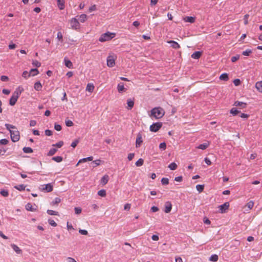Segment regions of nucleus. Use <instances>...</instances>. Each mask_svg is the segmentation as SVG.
Masks as SVG:
<instances>
[{"instance_id": "obj_1", "label": "nucleus", "mask_w": 262, "mask_h": 262, "mask_svg": "<svg viewBox=\"0 0 262 262\" xmlns=\"http://www.w3.org/2000/svg\"><path fill=\"white\" fill-rule=\"evenodd\" d=\"M6 128L10 131L11 140L13 142L18 141L20 138L19 132L17 128L11 124H5Z\"/></svg>"}, {"instance_id": "obj_2", "label": "nucleus", "mask_w": 262, "mask_h": 262, "mask_svg": "<svg viewBox=\"0 0 262 262\" xmlns=\"http://www.w3.org/2000/svg\"><path fill=\"white\" fill-rule=\"evenodd\" d=\"M165 111L163 108L161 107H156L151 110L149 116L150 117H153L156 119H160L163 117Z\"/></svg>"}, {"instance_id": "obj_3", "label": "nucleus", "mask_w": 262, "mask_h": 262, "mask_svg": "<svg viewBox=\"0 0 262 262\" xmlns=\"http://www.w3.org/2000/svg\"><path fill=\"white\" fill-rule=\"evenodd\" d=\"M116 34L115 33H111L110 32H107L105 33L102 34L99 39V41L103 42L107 41H109L111 40L112 38L115 37Z\"/></svg>"}, {"instance_id": "obj_4", "label": "nucleus", "mask_w": 262, "mask_h": 262, "mask_svg": "<svg viewBox=\"0 0 262 262\" xmlns=\"http://www.w3.org/2000/svg\"><path fill=\"white\" fill-rule=\"evenodd\" d=\"M21 91H22L18 90H16L14 91L9 101V104L10 105L13 106L15 104L18 98L21 93Z\"/></svg>"}, {"instance_id": "obj_5", "label": "nucleus", "mask_w": 262, "mask_h": 262, "mask_svg": "<svg viewBox=\"0 0 262 262\" xmlns=\"http://www.w3.org/2000/svg\"><path fill=\"white\" fill-rule=\"evenodd\" d=\"M117 56L114 54H110L107 58V65L109 67H113L115 65Z\"/></svg>"}, {"instance_id": "obj_6", "label": "nucleus", "mask_w": 262, "mask_h": 262, "mask_svg": "<svg viewBox=\"0 0 262 262\" xmlns=\"http://www.w3.org/2000/svg\"><path fill=\"white\" fill-rule=\"evenodd\" d=\"M39 189L42 191L50 192L53 189V185L51 183L41 185L39 187Z\"/></svg>"}, {"instance_id": "obj_7", "label": "nucleus", "mask_w": 262, "mask_h": 262, "mask_svg": "<svg viewBox=\"0 0 262 262\" xmlns=\"http://www.w3.org/2000/svg\"><path fill=\"white\" fill-rule=\"evenodd\" d=\"M162 123L161 122L154 123L150 126V130L153 132H156L161 128Z\"/></svg>"}, {"instance_id": "obj_8", "label": "nucleus", "mask_w": 262, "mask_h": 262, "mask_svg": "<svg viewBox=\"0 0 262 262\" xmlns=\"http://www.w3.org/2000/svg\"><path fill=\"white\" fill-rule=\"evenodd\" d=\"M69 21L72 29L74 30H77L79 29L80 25L76 18H72Z\"/></svg>"}, {"instance_id": "obj_9", "label": "nucleus", "mask_w": 262, "mask_h": 262, "mask_svg": "<svg viewBox=\"0 0 262 262\" xmlns=\"http://www.w3.org/2000/svg\"><path fill=\"white\" fill-rule=\"evenodd\" d=\"M229 207V203L225 202L222 205L219 206L220 212L221 213H224L227 212Z\"/></svg>"}, {"instance_id": "obj_10", "label": "nucleus", "mask_w": 262, "mask_h": 262, "mask_svg": "<svg viewBox=\"0 0 262 262\" xmlns=\"http://www.w3.org/2000/svg\"><path fill=\"white\" fill-rule=\"evenodd\" d=\"M143 143L142 136L141 134L138 133L136 140V147L137 148L141 146Z\"/></svg>"}, {"instance_id": "obj_11", "label": "nucleus", "mask_w": 262, "mask_h": 262, "mask_svg": "<svg viewBox=\"0 0 262 262\" xmlns=\"http://www.w3.org/2000/svg\"><path fill=\"white\" fill-rule=\"evenodd\" d=\"M172 209V205L171 203L167 201L165 204V210L164 212L166 213L170 212Z\"/></svg>"}, {"instance_id": "obj_12", "label": "nucleus", "mask_w": 262, "mask_h": 262, "mask_svg": "<svg viewBox=\"0 0 262 262\" xmlns=\"http://www.w3.org/2000/svg\"><path fill=\"white\" fill-rule=\"evenodd\" d=\"M127 106L126 108L127 110H131L134 105V99H128L127 100Z\"/></svg>"}, {"instance_id": "obj_13", "label": "nucleus", "mask_w": 262, "mask_h": 262, "mask_svg": "<svg viewBox=\"0 0 262 262\" xmlns=\"http://www.w3.org/2000/svg\"><path fill=\"white\" fill-rule=\"evenodd\" d=\"M167 43L171 44V47L175 49L180 48V45L176 41L173 40L167 41Z\"/></svg>"}, {"instance_id": "obj_14", "label": "nucleus", "mask_w": 262, "mask_h": 262, "mask_svg": "<svg viewBox=\"0 0 262 262\" xmlns=\"http://www.w3.org/2000/svg\"><path fill=\"white\" fill-rule=\"evenodd\" d=\"M95 89L94 85L92 83H89L86 87V91H88L90 93H92Z\"/></svg>"}, {"instance_id": "obj_15", "label": "nucleus", "mask_w": 262, "mask_h": 262, "mask_svg": "<svg viewBox=\"0 0 262 262\" xmlns=\"http://www.w3.org/2000/svg\"><path fill=\"white\" fill-rule=\"evenodd\" d=\"M25 208L27 210L30 211H36L37 210L36 208L33 207L32 205L30 203H28L26 205Z\"/></svg>"}, {"instance_id": "obj_16", "label": "nucleus", "mask_w": 262, "mask_h": 262, "mask_svg": "<svg viewBox=\"0 0 262 262\" xmlns=\"http://www.w3.org/2000/svg\"><path fill=\"white\" fill-rule=\"evenodd\" d=\"M234 105L235 106H239L242 108H244L246 107L247 104L245 102L236 101L234 102Z\"/></svg>"}, {"instance_id": "obj_17", "label": "nucleus", "mask_w": 262, "mask_h": 262, "mask_svg": "<svg viewBox=\"0 0 262 262\" xmlns=\"http://www.w3.org/2000/svg\"><path fill=\"white\" fill-rule=\"evenodd\" d=\"M183 20L185 22H188L190 23H193L195 21V18L192 16H186L183 18Z\"/></svg>"}, {"instance_id": "obj_18", "label": "nucleus", "mask_w": 262, "mask_h": 262, "mask_svg": "<svg viewBox=\"0 0 262 262\" xmlns=\"http://www.w3.org/2000/svg\"><path fill=\"white\" fill-rule=\"evenodd\" d=\"M93 157L92 156L80 159L79 160L78 162L77 163L76 166H78L79 165V164L80 163L85 162L86 161H91L93 160Z\"/></svg>"}, {"instance_id": "obj_19", "label": "nucleus", "mask_w": 262, "mask_h": 262, "mask_svg": "<svg viewBox=\"0 0 262 262\" xmlns=\"http://www.w3.org/2000/svg\"><path fill=\"white\" fill-rule=\"evenodd\" d=\"M57 5L60 10L64 9V0H57Z\"/></svg>"}, {"instance_id": "obj_20", "label": "nucleus", "mask_w": 262, "mask_h": 262, "mask_svg": "<svg viewBox=\"0 0 262 262\" xmlns=\"http://www.w3.org/2000/svg\"><path fill=\"white\" fill-rule=\"evenodd\" d=\"M210 145L209 142H207L203 144H200L199 146L197 147V148L201 149L202 150H204L206 149Z\"/></svg>"}, {"instance_id": "obj_21", "label": "nucleus", "mask_w": 262, "mask_h": 262, "mask_svg": "<svg viewBox=\"0 0 262 262\" xmlns=\"http://www.w3.org/2000/svg\"><path fill=\"white\" fill-rule=\"evenodd\" d=\"M117 90L119 93H122L126 91V89L124 88V84L122 83H120L118 84Z\"/></svg>"}, {"instance_id": "obj_22", "label": "nucleus", "mask_w": 262, "mask_h": 262, "mask_svg": "<svg viewBox=\"0 0 262 262\" xmlns=\"http://www.w3.org/2000/svg\"><path fill=\"white\" fill-rule=\"evenodd\" d=\"M42 86L39 81L35 83L34 88L36 91H39L42 89Z\"/></svg>"}, {"instance_id": "obj_23", "label": "nucleus", "mask_w": 262, "mask_h": 262, "mask_svg": "<svg viewBox=\"0 0 262 262\" xmlns=\"http://www.w3.org/2000/svg\"><path fill=\"white\" fill-rule=\"evenodd\" d=\"M11 246L14 251H15L17 254L21 253L22 250L17 245L15 244H11Z\"/></svg>"}, {"instance_id": "obj_24", "label": "nucleus", "mask_w": 262, "mask_h": 262, "mask_svg": "<svg viewBox=\"0 0 262 262\" xmlns=\"http://www.w3.org/2000/svg\"><path fill=\"white\" fill-rule=\"evenodd\" d=\"M108 180V176L107 175H104L101 179V183L103 185H104L107 183Z\"/></svg>"}, {"instance_id": "obj_25", "label": "nucleus", "mask_w": 262, "mask_h": 262, "mask_svg": "<svg viewBox=\"0 0 262 262\" xmlns=\"http://www.w3.org/2000/svg\"><path fill=\"white\" fill-rule=\"evenodd\" d=\"M202 55V53L199 51H196L191 55V57L193 59H199Z\"/></svg>"}, {"instance_id": "obj_26", "label": "nucleus", "mask_w": 262, "mask_h": 262, "mask_svg": "<svg viewBox=\"0 0 262 262\" xmlns=\"http://www.w3.org/2000/svg\"><path fill=\"white\" fill-rule=\"evenodd\" d=\"M255 88L258 91L262 93V81L257 82L255 84Z\"/></svg>"}, {"instance_id": "obj_27", "label": "nucleus", "mask_w": 262, "mask_h": 262, "mask_svg": "<svg viewBox=\"0 0 262 262\" xmlns=\"http://www.w3.org/2000/svg\"><path fill=\"white\" fill-rule=\"evenodd\" d=\"M64 63H65V66L67 67H68L70 69L73 68V63L70 60H69L67 58H64Z\"/></svg>"}, {"instance_id": "obj_28", "label": "nucleus", "mask_w": 262, "mask_h": 262, "mask_svg": "<svg viewBox=\"0 0 262 262\" xmlns=\"http://www.w3.org/2000/svg\"><path fill=\"white\" fill-rule=\"evenodd\" d=\"M220 79L224 81H228L229 80L228 75L227 73H223L220 76Z\"/></svg>"}, {"instance_id": "obj_29", "label": "nucleus", "mask_w": 262, "mask_h": 262, "mask_svg": "<svg viewBox=\"0 0 262 262\" xmlns=\"http://www.w3.org/2000/svg\"><path fill=\"white\" fill-rule=\"evenodd\" d=\"M87 19V15L84 14H81L79 16V20L81 23H84Z\"/></svg>"}, {"instance_id": "obj_30", "label": "nucleus", "mask_w": 262, "mask_h": 262, "mask_svg": "<svg viewBox=\"0 0 262 262\" xmlns=\"http://www.w3.org/2000/svg\"><path fill=\"white\" fill-rule=\"evenodd\" d=\"M30 75L32 76H34L39 73V72L37 69H32L30 71Z\"/></svg>"}, {"instance_id": "obj_31", "label": "nucleus", "mask_w": 262, "mask_h": 262, "mask_svg": "<svg viewBox=\"0 0 262 262\" xmlns=\"http://www.w3.org/2000/svg\"><path fill=\"white\" fill-rule=\"evenodd\" d=\"M254 204V202L252 201H250V202H249L248 203H247L246 204V205H245V207H247L249 210L253 207Z\"/></svg>"}, {"instance_id": "obj_32", "label": "nucleus", "mask_w": 262, "mask_h": 262, "mask_svg": "<svg viewBox=\"0 0 262 262\" xmlns=\"http://www.w3.org/2000/svg\"><path fill=\"white\" fill-rule=\"evenodd\" d=\"M177 167V164L174 162H172L168 165V167L172 170H176Z\"/></svg>"}, {"instance_id": "obj_33", "label": "nucleus", "mask_w": 262, "mask_h": 262, "mask_svg": "<svg viewBox=\"0 0 262 262\" xmlns=\"http://www.w3.org/2000/svg\"><path fill=\"white\" fill-rule=\"evenodd\" d=\"M61 202V199L59 198H55L54 200L52 201L51 203V205L52 206H54L55 205H57Z\"/></svg>"}, {"instance_id": "obj_34", "label": "nucleus", "mask_w": 262, "mask_h": 262, "mask_svg": "<svg viewBox=\"0 0 262 262\" xmlns=\"http://www.w3.org/2000/svg\"><path fill=\"white\" fill-rule=\"evenodd\" d=\"M14 188L19 191H21V190H24L25 189L26 186H25L24 185L21 184V185H18L17 186H14Z\"/></svg>"}, {"instance_id": "obj_35", "label": "nucleus", "mask_w": 262, "mask_h": 262, "mask_svg": "<svg viewBox=\"0 0 262 262\" xmlns=\"http://www.w3.org/2000/svg\"><path fill=\"white\" fill-rule=\"evenodd\" d=\"M219 259L218 256L216 254H214L211 256L209 258V260L212 261H217Z\"/></svg>"}, {"instance_id": "obj_36", "label": "nucleus", "mask_w": 262, "mask_h": 262, "mask_svg": "<svg viewBox=\"0 0 262 262\" xmlns=\"http://www.w3.org/2000/svg\"><path fill=\"white\" fill-rule=\"evenodd\" d=\"M196 189L199 192H202L204 189V185H197L196 186Z\"/></svg>"}, {"instance_id": "obj_37", "label": "nucleus", "mask_w": 262, "mask_h": 262, "mask_svg": "<svg viewBox=\"0 0 262 262\" xmlns=\"http://www.w3.org/2000/svg\"><path fill=\"white\" fill-rule=\"evenodd\" d=\"M23 151L25 153H32L33 152V150L31 147H25L23 148Z\"/></svg>"}, {"instance_id": "obj_38", "label": "nucleus", "mask_w": 262, "mask_h": 262, "mask_svg": "<svg viewBox=\"0 0 262 262\" xmlns=\"http://www.w3.org/2000/svg\"><path fill=\"white\" fill-rule=\"evenodd\" d=\"M144 163V160L143 159L140 158L136 162V165L138 167L142 166Z\"/></svg>"}, {"instance_id": "obj_39", "label": "nucleus", "mask_w": 262, "mask_h": 262, "mask_svg": "<svg viewBox=\"0 0 262 262\" xmlns=\"http://www.w3.org/2000/svg\"><path fill=\"white\" fill-rule=\"evenodd\" d=\"M57 150L55 148H51L48 153L47 155L48 156H52L56 152Z\"/></svg>"}, {"instance_id": "obj_40", "label": "nucleus", "mask_w": 262, "mask_h": 262, "mask_svg": "<svg viewBox=\"0 0 262 262\" xmlns=\"http://www.w3.org/2000/svg\"><path fill=\"white\" fill-rule=\"evenodd\" d=\"M98 194L99 196L104 197L106 196V191L104 189H101L98 192Z\"/></svg>"}, {"instance_id": "obj_41", "label": "nucleus", "mask_w": 262, "mask_h": 262, "mask_svg": "<svg viewBox=\"0 0 262 262\" xmlns=\"http://www.w3.org/2000/svg\"><path fill=\"white\" fill-rule=\"evenodd\" d=\"M47 212L49 215H58V213L57 212L52 210L49 209L47 210Z\"/></svg>"}, {"instance_id": "obj_42", "label": "nucleus", "mask_w": 262, "mask_h": 262, "mask_svg": "<svg viewBox=\"0 0 262 262\" xmlns=\"http://www.w3.org/2000/svg\"><path fill=\"white\" fill-rule=\"evenodd\" d=\"M239 113V111H238L236 108H234V107L232 108L230 110V113L234 116L236 115Z\"/></svg>"}, {"instance_id": "obj_43", "label": "nucleus", "mask_w": 262, "mask_h": 262, "mask_svg": "<svg viewBox=\"0 0 262 262\" xmlns=\"http://www.w3.org/2000/svg\"><path fill=\"white\" fill-rule=\"evenodd\" d=\"M52 160L57 162H61L62 161V158L61 156H57L53 157Z\"/></svg>"}, {"instance_id": "obj_44", "label": "nucleus", "mask_w": 262, "mask_h": 262, "mask_svg": "<svg viewBox=\"0 0 262 262\" xmlns=\"http://www.w3.org/2000/svg\"><path fill=\"white\" fill-rule=\"evenodd\" d=\"M0 193L2 195L5 197H7L9 195V192L7 190H2L0 192Z\"/></svg>"}, {"instance_id": "obj_45", "label": "nucleus", "mask_w": 262, "mask_h": 262, "mask_svg": "<svg viewBox=\"0 0 262 262\" xmlns=\"http://www.w3.org/2000/svg\"><path fill=\"white\" fill-rule=\"evenodd\" d=\"M65 123L66 125L69 127L72 126L74 124L71 120L68 119H66Z\"/></svg>"}, {"instance_id": "obj_46", "label": "nucleus", "mask_w": 262, "mask_h": 262, "mask_svg": "<svg viewBox=\"0 0 262 262\" xmlns=\"http://www.w3.org/2000/svg\"><path fill=\"white\" fill-rule=\"evenodd\" d=\"M48 222L49 224L53 227H56L57 225V223L53 220L49 219Z\"/></svg>"}, {"instance_id": "obj_47", "label": "nucleus", "mask_w": 262, "mask_h": 262, "mask_svg": "<svg viewBox=\"0 0 262 262\" xmlns=\"http://www.w3.org/2000/svg\"><path fill=\"white\" fill-rule=\"evenodd\" d=\"M161 183L163 185H167L169 183V180L166 178H163L161 180Z\"/></svg>"}, {"instance_id": "obj_48", "label": "nucleus", "mask_w": 262, "mask_h": 262, "mask_svg": "<svg viewBox=\"0 0 262 262\" xmlns=\"http://www.w3.org/2000/svg\"><path fill=\"white\" fill-rule=\"evenodd\" d=\"M252 53V51L250 49H247L245 51H243L242 54L244 56H249Z\"/></svg>"}, {"instance_id": "obj_49", "label": "nucleus", "mask_w": 262, "mask_h": 262, "mask_svg": "<svg viewBox=\"0 0 262 262\" xmlns=\"http://www.w3.org/2000/svg\"><path fill=\"white\" fill-rule=\"evenodd\" d=\"M32 64L36 67H39L41 66L40 62L36 60L32 61Z\"/></svg>"}, {"instance_id": "obj_50", "label": "nucleus", "mask_w": 262, "mask_h": 262, "mask_svg": "<svg viewBox=\"0 0 262 262\" xmlns=\"http://www.w3.org/2000/svg\"><path fill=\"white\" fill-rule=\"evenodd\" d=\"M63 142L62 141H60L55 144H53L52 146H57L58 148H60L61 147H62L63 146Z\"/></svg>"}, {"instance_id": "obj_51", "label": "nucleus", "mask_w": 262, "mask_h": 262, "mask_svg": "<svg viewBox=\"0 0 262 262\" xmlns=\"http://www.w3.org/2000/svg\"><path fill=\"white\" fill-rule=\"evenodd\" d=\"M97 10V6L96 5H93L91 6L89 9V12H92L93 11H95Z\"/></svg>"}, {"instance_id": "obj_52", "label": "nucleus", "mask_w": 262, "mask_h": 262, "mask_svg": "<svg viewBox=\"0 0 262 262\" xmlns=\"http://www.w3.org/2000/svg\"><path fill=\"white\" fill-rule=\"evenodd\" d=\"M79 139H76L75 140H74V141L72 142L71 146L73 147V148H75L76 146H77V144L79 143Z\"/></svg>"}, {"instance_id": "obj_53", "label": "nucleus", "mask_w": 262, "mask_h": 262, "mask_svg": "<svg viewBox=\"0 0 262 262\" xmlns=\"http://www.w3.org/2000/svg\"><path fill=\"white\" fill-rule=\"evenodd\" d=\"M159 148L161 149L165 150L166 148V144L165 142H163L160 144Z\"/></svg>"}, {"instance_id": "obj_54", "label": "nucleus", "mask_w": 262, "mask_h": 262, "mask_svg": "<svg viewBox=\"0 0 262 262\" xmlns=\"http://www.w3.org/2000/svg\"><path fill=\"white\" fill-rule=\"evenodd\" d=\"M54 128L55 130H57V131H60L62 129V127H61V126L59 124H58L57 123H55L54 124Z\"/></svg>"}, {"instance_id": "obj_55", "label": "nucleus", "mask_w": 262, "mask_h": 262, "mask_svg": "<svg viewBox=\"0 0 262 262\" xmlns=\"http://www.w3.org/2000/svg\"><path fill=\"white\" fill-rule=\"evenodd\" d=\"M31 75H30V73H29L27 71H25L23 72L22 76L25 78H27L30 77Z\"/></svg>"}, {"instance_id": "obj_56", "label": "nucleus", "mask_w": 262, "mask_h": 262, "mask_svg": "<svg viewBox=\"0 0 262 262\" xmlns=\"http://www.w3.org/2000/svg\"><path fill=\"white\" fill-rule=\"evenodd\" d=\"M239 58V55H236V56H233L231 58V61L233 62H234L236 61L237 60H238Z\"/></svg>"}, {"instance_id": "obj_57", "label": "nucleus", "mask_w": 262, "mask_h": 262, "mask_svg": "<svg viewBox=\"0 0 262 262\" xmlns=\"http://www.w3.org/2000/svg\"><path fill=\"white\" fill-rule=\"evenodd\" d=\"M249 17V14H246L245 16H244V24L245 25H247L248 24V18Z\"/></svg>"}, {"instance_id": "obj_58", "label": "nucleus", "mask_w": 262, "mask_h": 262, "mask_svg": "<svg viewBox=\"0 0 262 262\" xmlns=\"http://www.w3.org/2000/svg\"><path fill=\"white\" fill-rule=\"evenodd\" d=\"M74 210L76 214H79L81 212V209L80 207H75Z\"/></svg>"}, {"instance_id": "obj_59", "label": "nucleus", "mask_w": 262, "mask_h": 262, "mask_svg": "<svg viewBox=\"0 0 262 262\" xmlns=\"http://www.w3.org/2000/svg\"><path fill=\"white\" fill-rule=\"evenodd\" d=\"M57 38L59 40H62V38H63V36H62V33L61 32H58L57 33Z\"/></svg>"}, {"instance_id": "obj_60", "label": "nucleus", "mask_w": 262, "mask_h": 262, "mask_svg": "<svg viewBox=\"0 0 262 262\" xmlns=\"http://www.w3.org/2000/svg\"><path fill=\"white\" fill-rule=\"evenodd\" d=\"M8 143V140L6 139H3L0 140V144L6 145Z\"/></svg>"}, {"instance_id": "obj_61", "label": "nucleus", "mask_w": 262, "mask_h": 262, "mask_svg": "<svg viewBox=\"0 0 262 262\" xmlns=\"http://www.w3.org/2000/svg\"><path fill=\"white\" fill-rule=\"evenodd\" d=\"M131 207V204L129 203H127L124 205V209L126 210H129Z\"/></svg>"}, {"instance_id": "obj_62", "label": "nucleus", "mask_w": 262, "mask_h": 262, "mask_svg": "<svg viewBox=\"0 0 262 262\" xmlns=\"http://www.w3.org/2000/svg\"><path fill=\"white\" fill-rule=\"evenodd\" d=\"M233 83L235 86H238L241 84V80L239 79H235L233 81Z\"/></svg>"}, {"instance_id": "obj_63", "label": "nucleus", "mask_w": 262, "mask_h": 262, "mask_svg": "<svg viewBox=\"0 0 262 262\" xmlns=\"http://www.w3.org/2000/svg\"><path fill=\"white\" fill-rule=\"evenodd\" d=\"M79 232L82 235H87L88 234V232L86 230L79 229Z\"/></svg>"}, {"instance_id": "obj_64", "label": "nucleus", "mask_w": 262, "mask_h": 262, "mask_svg": "<svg viewBox=\"0 0 262 262\" xmlns=\"http://www.w3.org/2000/svg\"><path fill=\"white\" fill-rule=\"evenodd\" d=\"M45 135L48 136H50L52 135V132L49 129H46L45 131Z\"/></svg>"}]
</instances>
